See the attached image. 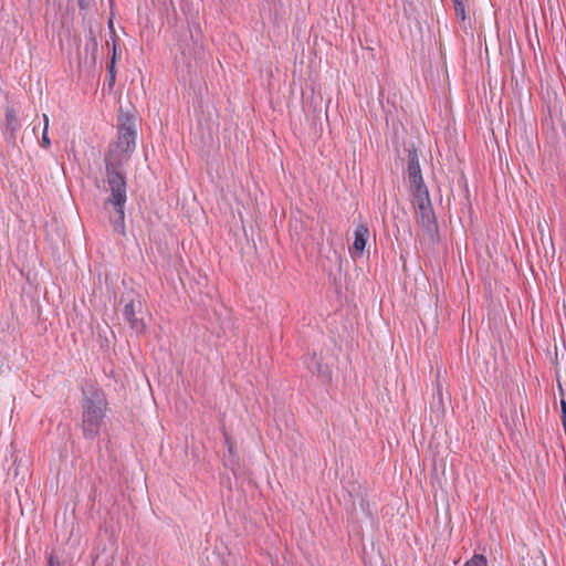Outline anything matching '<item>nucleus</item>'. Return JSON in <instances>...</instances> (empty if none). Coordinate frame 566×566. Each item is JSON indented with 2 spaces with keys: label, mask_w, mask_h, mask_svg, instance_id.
Wrapping results in <instances>:
<instances>
[{
  "label": "nucleus",
  "mask_w": 566,
  "mask_h": 566,
  "mask_svg": "<svg viewBox=\"0 0 566 566\" xmlns=\"http://www.w3.org/2000/svg\"><path fill=\"white\" fill-rule=\"evenodd\" d=\"M415 205L417 207L416 221L423 229L424 235L430 240L434 239L438 231L437 219L433 212L429 191L427 188H419L413 190Z\"/></svg>",
  "instance_id": "nucleus-4"
},
{
  "label": "nucleus",
  "mask_w": 566,
  "mask_h": 566,
  "mask_svg": "<svg viewBox=\"0 0 566 566\" xmlns=\"http://www.w3.org/2000/svg\"><path fill=\"white\" fill-rule=\"evenodd\" d=\"M457 17L462 21L467 19L468 0H452Z\"/></svg>",
  "instance_id": "nucleus-10"
},
{
  "label": "nucleus",
  "mask_w": 566,
  "mask_h": 566,
  "mask_svg": "<svg viewBox=\"0 0 566 566\" xmlns=\"http://www.w3.org/2000/svg\"><path fill=\"white\" fill-rule=\"evenodd\" d=\"M142 310V302L139 300H130L127 302L123 310V316L125 321L129 324L130 328L140 334L145 331V323L143 319L137 317V313Z\"/></svg>",
  "instance_id": "nucleus-5"
},
{
  "label": "nucleus",
  "mask_w": 566,
  "mask_h": 566,
  "mask_svg": "<svg viewBox=\"0 0 566 566\" xmlns=\"http://www.w3.org/2000/svg\"><path fill=\"white\" fill-rule=\"evenodd\" d=\"M193 55H195V59H202V57H203V55H205L203 49H202L201 46H200V48H197V49L195 50Z\"/></svg>",
  "instance_id": "nucleus-13"
},
{
  "label": "nucleus",
  "mask_w": 566,
  "mask_h": 566,
  "mask_svg": "<svg viewBox=\"0 0 566 566\" xmlns=\"http://www.w3.org/2000/svg\"><path fill=\"white\" fill-rule=\"evenodd\" d=\"M408 180L411 185L412 191L419 190V188H427L423 184L419 158L417 151L409 150L408 154V168H407Z\"/></svg>",
  "instance_id": "nucleus-6"
},
{
  "label": "nucleus",
  "mask_w": 566,
  "mask_h": 566,
  "mask_svg": "<svg viewBox=\"0 0 566 566\" xmlns=\"http://www.w3.org/2000/svg\"><path fill=\"white\" fill-rule=\"evenodd\" d=\"M182 56L185 57V63L190 69L191 67V60L189 57H187V53H186L185 50L182 51Z\"/></svg>",
  "instance_id": "nucleus-14"
},
{
  "label": "nucleus",
  "mask_w": 566,
  "mask_h": 566,
  "mask_svg": "<svg viewBox=\"0 0 566 566\" xmlns=\"http://www.w3.org/2000/svg\"><path fill=\"white\" fill-rule=\"evenodd\" d=\"M369 234V229L365 224L356 226L354 231V242L349 248V253L353 259H359L364 255Z\"/></svg>",
  "instance_id": "nucleus-7"
},
{
  "label": "nucleus",
  "mask_w": 566,
  "mask_h": 566,
  "mask_svg": "<svg viewBox=\"0 0 566 566\" xmlns=\"http://www.w3.org/2000/svg\"><path fill=\"white\" fill-rule=\"evenodd\" d=\"M20 129V123L17 113L12 107H7L6 117L2 125V132L8 143L13 144L17 138V133Z\"/></svg>",
  "instance_id": "nucleus-8"
},
{
  "label": "nucleus",
  "mask_w": 566,
  "mask_h": 566,
  "mask_svg": "<svg viewBox=\"0 0 566 566\" xmlns=\"http://www.w3.org/2000/svg\"><path fill=\"white\" fill-rule=\"evenodd\" d=\"M115 55H116V48L114 46V53H113V61H112V64L109 66V75H111V84L114 82L115 80V75H114V61H115Z\"/></svg>",
  "instance_id": "nucleus-12"
},
{
  "label": "nucleus",
  "mask_w": 566,
  "mask_h": 566,
  "mask_svg": "<svg viewBox=\"0 0 566 566\" xmlns=\"http://www.w3.org/2000/svg\"><path fill=\"white\" fill-rule=\"evenodd\" d=\"M106 171L111 190L106 205L109 203L115 208V214L111 217V223L114 231L125 234L126 180L123 172L114 166L106 165Z\"/></svg>",
  "instance_id": "nucleus-2"
},
{
  "label": "nucleus",
  "mask_w": 566,
  "mask_h": 566,
  "mask_svg": "<svg viewBox=\"0 0 566 566\" xmlns=\"http://www.w3.org/2000/svg\"><path fill=\"white\" fill-rule=\"evenodd\" d=\"M49 566H60L59 560H56L53 556H50Z\"/></svg>",
  "instance_id": "nucleus-15"
},
{
  "label": "nucleus",
  "mask_w": 566,
  "mask_h": 566,
  "mask_svg": "<svg viewBox=\"0 0 566 566\" xmlns=\"http://www.w3.org/2000/svg\"><path fill=\"white\" fill-rule=\"evenodd\" d=\"M107 402L98 389L84 391L82 402V431L85 439H94L99 434L106 415Z\"/></svg>",
  "instance_id": "nucleus-1"
},
{
  "label": "nucleus",
  "mask_w": 566,
  "mask_h": 566,
  "mask_svg": "<svg viewBox=\"0 0 566 566\" xmlns=\"http://www.w3.org/2000/svg\"><path fill=\"white\" fill-rule=\"evenodd\" d=\"M43 124H44V126H43V130H42V138L40 140V145L43 148H49L51 146V140L48 135L50 119L46 114H43Z\"/></svg>",
  "instance_id": "nucleus-9"
},
{
  "label": "nucleus",
  "mask_w": 566,
  "mask_h": 566,
  "mask_svg": "<svg viewBox=\"0 0 566 566\" xmlns=\"http://www.w3.org/2000/svg\"><path fill=\"white\" fill-rule=\"evenodd\" d=\"M562 413H563L562 417H566V402L565 401H562Z\"/></svg>",
  "instance_id": "nucleus-16"
},
{
  "label": "nucleus",
  "mask_w": 566,
  "mask_h": 566,
  "mask_svg": "<svg viewBox=\"0 0 566 566\" xmlns=\"http://www.w3.org/2000/svg\"><path fill=\"white\" fill-rule=\"evenodd\" d=\"M463 566H488V559L482 554H474Z\"/></svg>",
  "instance_id": "nucleus-11"
},
{
  "label": "nucleus",
  "mask_w": 566,
  "mask_h": 566,
  "mask_svg": "<svg viewBox=\"0 0 566 566\" xmlns=\"http://www.w3.org/2000/svg\"><path fill=\"white\" fill-rule=\"evenodd\" d=\"M136 132L134 120L127 115L118 117L117 142L111 147L106 157L107 165H120L126 161L135 149Z\"/></svg>",
  "instance_id": "nucleus-3"
}]
</instances>
